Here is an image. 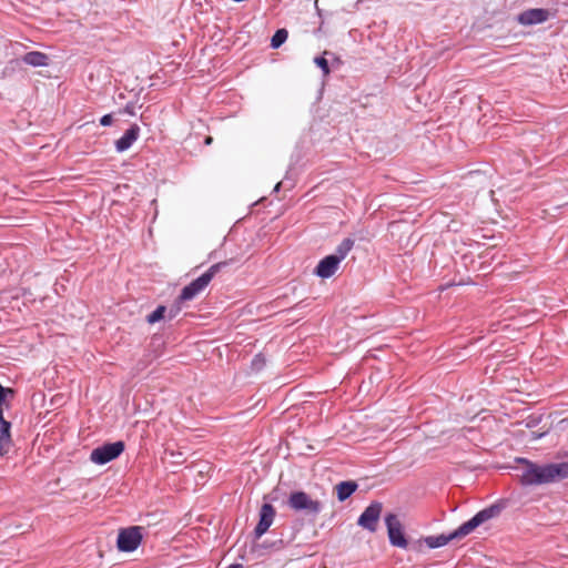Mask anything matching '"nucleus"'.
<instances>
[{
	"label": "nucleus",
	"instance_id": "1",
	"mask_svg": "<svg viewBox=\"0 0 568 568\" xmlns=\"http://www.w3.org/2000/svg\"><path fill=\"white\" fill-rule=\"evenodd\" d=\"M515 463L518 466L513 468L517 471L518 480L524 486L545 485L568 478V463L538 465L526 458L517 457Z\"/></svg>",
	"mask_w": 568,
	"mask_h": 568
},
{
	"label": "nucleus",
	"instance_id": "2",
	"mask_svg": "<svg viewBox=\"0 0 568 568\" xmlns=\"http://www.w3.org/2000/svg\"><path fill=\"white\" fill-rule=\"evenodd\" d=\"M500 509L498 506H490L478 511L471 519L460 525L455 531L449 535L430 536L425 539L426 544L430 548H439L447 545L453 539L463 538L469 535L474 529L485 521L494 518L499 514Z\"/></svg>",
	"mask_w": 568,
	"mask_h": 568
},
{
	"label": "nucleus",
	"instance_id": "3",
	"mask_svg": "<svg viewBox=\"0 0 568 568\" xmlns=\"http://www.w3.org/2000/svg\"><path fill=\"white\" fill-rule=\"evenodd\" d=\"M226 264V262L213 264L204 274H202L200 277H197L196 280L192 281L189 285L183 287L178 298V305L170 310L169 317H175L178 313L181 311L180 303L191 301L196 295H199L210 284L215 274L220 272V270Z\"/></svg>",
	"mask_w": 568,
	"mask_h": 568
},
{
	"label": "nucleus",
	"instance_id": "4",
	"mask_svg": "<svg viewBox=\"0 0 568 568\" xmlns=\"http://www.w3.org/2000/svg\"><path fill=\"white\" fill-rule=\"evenodd\" d=\"M13 396L14 390L12 388L3 387L0 384V457L8 454L11 447V424L4 419L3 410L6 407H9L10 400Z\"/></svg>",
	"mask_w": 568,
	"mask_h": 568
},
{
	"label": "nucleus",
	"instance_id": "5",
	"mask_svg": "<svg viewBox=\"0 0 568 568\" xmlns=\"http://www.w3.org/2000/svg\"><path fill=\"white\" fill-rule=\"evenodd\" d=\"M291 509L295 511H306L307 514L316 515L322 510V504L318 500L312 499L305 491H293L287 500Z\"/></svg>",
	"mask_w": 568,
	"mask_h": 568
},
{
	"label": "nucleus",
	"instance_id": "6",
	"mask_svg": "<svg viewBox=\"0 0 568 568\" xmlns=\"http://www.w3.org/2000/svg\"><path fill=\"white\" fill-rule=\"evenodd\" d=\"M124 450V443L119 440L114 443H108L100 447L94 448L91 452L90 459L92 463L98 465H104L115 458H118Z\"/></svg>",
	"mask_w": 568,
	"mask_h": 568
},
{
	"label": "nucleus",
	"instance_id": "7",
	"mask_svg": "<svg viewBox=\"0 0 568 568\" xmlns=\"http://www.w3.org/2000/svg\"><path fill=\"white\" fill-rule=\"evenodd\" d=\"M142 541L141 527L133 526L121 529L118 536L116 545L119 550L130 552L135 550Z\"/></svg>",
	"mask_w": 568,
	"mask_h": 568
},
{
	"label": "nucleus",
	"instance_id": "8",
	"mask_svg": "<svg viewBox=\"0 0 568 568\" xmlns=\"http://www.w3.org/2000/svg\"><path fill=\"white\" fill-rule=\"evenodd\" d=\"M385 523L390 544L399 548H406L408 546V541L405 538L403 526L397 516L388 514L385 518Z\"/></svg>",
	"mask_w": 568,
	"mask_h": 568
},
{
	"label": "nucleus",
	"instance_id": "9",
	"mask_svg": "<svg viewBox=\"0 0 568 568\" xmlns=\"http://www.w3.org/2000/svg\"><path fill=\"white\" fill-rule=\"evenodd\" d=\"M383 506L381 503L375 501L372 503L363 514L359 516L357 524L364 529L369 530L371 532L376 531L377 524L379 521V517L382 514Z\"/></svg>",
	"mask_w": 568,
	"mask_h": 568
},
{
	"label": "nucleus",
	"instance_id": "10",
	"mask_svg": "<svg viewBox=\"0 0 568 568\" xmlns=\"http://www.w3.org/2000/svg\"><path fill=\"white\" fill-rule=\"evenodd\" d=\"M275 509L271 504H264L260 510V520L254 529L256 538L263 536L273 524Z\"/></svg>",
	"mask_w": 568,
	"mask_h": 568
},
{
	"label": "nucleus",
	"instance_id": "11",
	"mask_svg": "<svg viewBox=\"0 0 568 568\" xmlns=\"http://www.w3.org/2000/svg\"><path fill=\"white\" fill-rule=\"evenodd\" d=\"M339 264L335 256L327 255L318 262L314 273L321 278H328L337 272Z\"/></svg>",
	"mask_w": 568,
	"mask_h": 568
},
{
	"label": "nucleus",
	"instance_id": "12",
	"mask_svg": "<svg viewBox=\"0 0 568 568\" xmlns=\"http://www.w3.org/2000/svg\"><path fill=\"white\" fill-rule=\"evenodd\" d=\"M549 18V12L546 9H529L518 16V22L523 26H531L542 23Z\"/></svg>",
	"mask_w": 568,
	"mask_h": 568
},
{
	"label": "nucleus",
	"instance_id": "13",
	"mask_svg": "<svg viewBox=\"0 0 568 568\" xmlns=\"http://www.w3.org/2000/svg\"><path fill=\"white\" fill-rule=\"evenodd\" d=\"M140 135V126L132 124L124 134L115 141V149L118 152H124L132 146Z\"/></svg>",
	"mask_w": 568,
	"mask_h": 568
},
{
	"label": "nucleus",
	"instance_id": "14",
	"mask_svg": "<svg viewBox=\"0 0 568 568\" xmlns=\"http://www.w3.org/2000/svg\"><path fill=\"white\" fill-rule=\"evenodd\" d=\"M23 62L32 67H45L48 65V55L40 51H31L23 55Z\"/></svg>",
	"mask_w": 568,
	"mask_h": 568
},
{
	"label": "nucleus",
	"instance_id": "15",
	"mask_svg": "<svg viewBox=\"0 0 568 568\" xmlns=\"http://www.w3.org/2000/svg\"><path fill=\"white\" fill-rule=\"evenodd\" d=\"M357 488V484L354 481H342L336 485L335 489L337 498L341 501L346 500Z\"/></svg>",
	"mask_w": 568,
	"mask_h": 568
},
{
	"label": "nucleus",
	"instance_id": "16",
	"mask_svg": "<svg viewBox=\"0 0 568 568\" xmlns=\"http://www.w3.org/2000/svg\"><path fill=\"white\" fill-rule=\"evenodd\" d=\"M354 247V241L352 239H344L341 244L336 247L335 254H332L335 256L339 262H342L347 254L352 251Z\"/></svg>",
	"mask_w": 568,
	"mask_h": 568
},
{
	"label": "nucleus",
	"instance_id": "17",
	"mask_svg": "<svg viewBox=\"0 0 568 568\" xmlns=\"http://www.w3.org/2000/svg\"><path fill=\"white\" fill-rule=\"evenodd\" d=\"M288 32L285 29H278L271 40V45L274 49L280 48L287 39Z\"/></svg>",
	"mask_w": 568,
	"mask_h": 568
},
{
	"label": "nucleus",
	"instance_id": "18",
	"mask_svg": "<svg viewBox=\"0 0 568 568\" xmlns=\"http://www.w3.org/2000/svg\"><path fill=\"white\" fill-rule=\"evenodd\" d=\"M166 312V307L163 305H160L156 307L155 311H153L150 315H148L146 321L149 324H154L158 321L164 318V314Z\"/></svg>",
	"mask_w": 568,
	"mask_h": 568
},
{
	"label": "nucleus",
	"instance_id": "19",
	"mask_svg": "<svg viewBox=\"0 0 568 568\" xmlns=\"http://www.w3.org/2000/svg\"><path fill=\"white\" fill-rule=\"evenodd\" d=\"M314 62L316 63L317 67L322 69L324 75H327L329 73L328 62L324 57H316L314 59Z\"/></svg>",
	"mask_w": 568,
	"mask_h": 568
},
{
	"label": "nucleus",
	"instance_id": "20",
	"mask_svg": "<svg viewBox=\"0 0 568 568\" xmlns=\"http://www.w3.org/2000/svg\"><path fill=\"white\" fill-rule=\"evenodd\" d=\"M112 122H113V116H112V114H105V115H103V116L100 119V123H101V125H103V126L110 125V124H112Z\"/></svg>",
	"mask_w": 568,
	"mask_h": 568
},
{
	"label": "nucleus",
	"instance_id": "21",
	"mask_svg": "<svg viewBox=\"0 0 568 568\" xmlns=\"http://www.w3.org/2000/svg\"><path fill=\"white\" fill-rule=\"evenodd\" d=\"M212 142H213L212 136H206V139H205V144H206V145H210Z\"/></svg>",
	"mask_w": 568,
	"mask_h": 568
}]
</instances>
